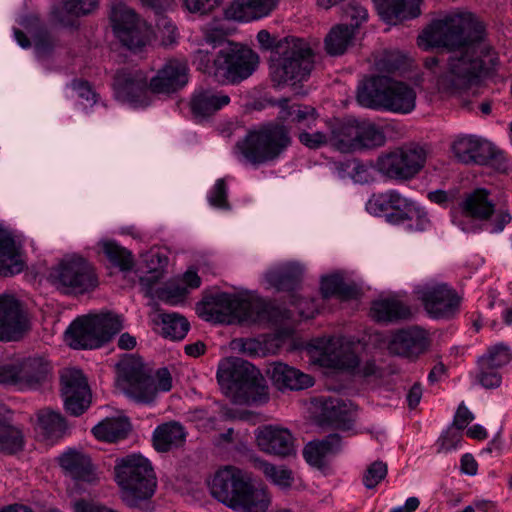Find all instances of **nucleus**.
<instances>
[{
    "label": "nucleus",
    "instance_id": "nucleus-1",
    "mask_svg": "<svg viewBox=\"0 0 512 512\" xmlns=\"http://www.w3.org/2000/svg\"><path fill=\"white\" fill-rule=\"evenodd\" d=\"M418 46L424 50L444 48L452 52L444 67L437 57H427L425 67L435 77L442 92L476 95L483 79L499 62L497 54L485 41V26L471 12L452 11L433 19L418 36Z\"/></svg>",
    "mask_w": 512,
    "mask_h": 512
},
{
    "label": "nucleus",
    "instance_id": "nucleus-2",
    "mask_svg": "<svg viewBox=\"0 0 512 512\" xmlns=\"http://www.w3.org/2000/svg\"><path fill=\"white\" fill-rule=\"evenodd\" d=\"M210 492L237 512H266L271 504L267 487L255 485L250 473L235 466H225L215 473Z\"/></svg>",
    "mask_w": 512,
    "mask_h": 512
},
{
    "label": "nucleus",
    "instance_id": "nucleus-3",
    "mask_svg": "<svg viewBox=\"0 0 512 512\" xmlns=\"http://www.w3.org/2000/svg\"><path fill=\"white\" fill-rule=\"evenodd\" d=\"M489 191L477 188L465 193L461 201L451 210L454 225L464 232H477L484 227L491 233H500L512 220L506 208H495L489 199Z\"/></svg>",
    "mask_w": 512,
    "mask_h": 512
},
{
    "label": "nucleus",
    "instance_id": "nucleus-4",
    "mask_svg": "<svg viewBox=\"0 0 512 512\" xmlns=\"http://www.w3.org/2000/svg\"><path fill=\"white\" fill-rule=\"evenodd\" d=\"M357 101L367 108L408 114L416 106V92L406 83L386 76H375L358 86Z\"/></svg>",
    "mask_w": 512,
    "mask_h": 512
},
{
    "label": "nucleus",
    "instance_id": "nucleus-5",
    "mask_svg": "<svg viewBox=\"0 0 512 512\" xmlns=\"http://www.w3.org/2000/svg\"><path fill=\"white\" fill-rule=\"evenodd\" d=\"M217 381L224 394L235 403L266 400V387L259 371L238 357L222 359L218 364Z\"/></svg>",
    "mask_w": 512,
    "mask_h": 512
},
{
    "label": "nucleus",
    "instance_id": "nucleus-6",
    "mask_svg": "<svg viewBox=\"0 0 512 512\" xmlns=\"http://www.w3.org/2000/svg\"><path fill=\"white\" fill-rule=\"evenodd\" d=\"M116 384L130 400L140 404H150L159 391L171 390L172 377L167 368H160L156 371L154 379L142 362L130 359L118 365Z\"/></svg>",
    "mask_w": 512,
    "mask_h": 512
},
{
    "label": "nucleus",
    "instance_id": "nucleus-7",
    "mask_svg": "<svg viewBox=\"0 0 512 512\" xmlns=\"http://www.w3.org/2000/svg\"><path fill=\"white\" fill-rule=\"evenodd\" d=\"M206 320L219 323H266L272 321V308L257 297H240L228 293H219L204 304Z\"/></svg>",
    "mask_w": 512,
    "mask_h": 512
},
{
    "label": "nucleus",
    "instance_id": "nucleus-8",
    "mask_svg": "<svg viewBox=\"0 0 512 512\" xmlns=\"http://www.w3.org/2000/svg\"><path fill=\"white\" fill-rule=\"evenodd\" d=\"M271 74L278 84H291L308 79L313 68V54L303 39L288 36L280 39L271 56Z\"/></svg>",
    "mask_w": 512,
    "mask_h": 512
},
{
    "label": "nucleus",
    "instance_id": "nucleus-9",
    "mask_svg": "<svg viewBox=\"0 0 512 512\" xmlns=\"http://www.w3.org/2000/svg\"><path fill=\"white\" fill-rule=\"evenodd\" d=\"M115 477L121 488L122 498L129 505H136L138 501L150 498L157 486L150 461L139 454L118 459Z\"/></svg>",
    "mask_w": 512,
    "mask_h": 512
},
{
    "label": "nucleus",
    "instance_id": "nucleus-10",
    "mask_svg": "<svg viewBox=\"0 0 512 512\" xmlns=\"http://www.w3.org/2000/svg\"><path fill=\"white\" fill-rule=\"evenodd\" d=\"M123 329V318L113 313L88 315L73 321L65 340L73 349H95L110 341Z\"/></svg>",
    "mask_w": 512,
    "mask_h": 512
},
{
    "label": "nucleus",
    "instance_id": "nucleus-11",
    "mask_svg": "<svg viewBox=\"0 0 512 512\" xmlns=\"http://www.w3.org/2000/svg\"><path fill=\"white\" fill-rule=\"evenodd\" d=\"M291 143L288 129L283 125L268 124L251 130L236 144V152L251 164H262L276 159Z\"/></svg>",
    "mask_w": 512,
    "mask_h": 512
},
{
    "label": "nucleus",
    "instance_id": "nucleus-12",
    "mask_svg": "<svg viewBox=\"0 0 512 512\" xmlns=\"http://www.w3.org/2000/svg\"><path fill=\"white\" fill-rule=\"evenodd\" d=\"M259 57L252 49L228 43L213 59V77L221 83L238 84L257 69Z\"/></svg>",
    "mask_w": 512,
    "mask_h": 512
},
{
    "label": "nucleus",
    "instance_id": "nucleus-13",
    "mask_svg": "<svg viewBox=\"0 0 512 512\" xmlns=\"http://www.w3.org/2000/svg\"><path fill=\"white\" fill-rule=\"evenodd\" d=\"M49 279L58 291L67 295L88 293L98 286L93 266L79 256L65 258L59 262L51 269Z\"/></svg>",
    "mask_w": 512,
    "mask_h": 512
},
{
    "label": "nucleus",
    "instance_id": "nucleus-14",
    "mask_svg": "<svg viewBox=\"0 0 512 512\" xmlns=\"http://www.w3.org/2000/svg\"><path fill=\"white\" fill-rule=\"evenodd\" d=\"M110 22L115 37L129 50H139L152 39V27L122 0L111 1Z\"/></svg>",
    "mask_w": 512,
    "mask_h": 512
},
{
    "label": "nucleus",
    "instance_id": "nucleus-15",
    "mask_svg": "<svg viewBox=\"0 0 512 512\" xmlns=\"http://www.w3.org/2000/svg\"><path fill=\"white\" fill-rule=\"evenodd\" d=\"M426 157L427 153L423 147L410 145L379 155L375 169L390 180L407 181L424 167Z\"/></svg>",
    "mask_w": 512,
    "mask_h": 512
},
{
    "label": "nucleus",
    "instance_id": "nucleus-16",
    "mask_svg": "<svg viewBox=\"0 0 512 512\" xmlns=\"http://www.w3.org/2000/svg\"><path fill=\"white\" fill-rule=\"evenodd\" d=\"M414 210V200L396 189L373 193L366 202V211L369 214L382 216L388 223L394 225L404 224L405 217Z\"/></svg>",
    "mask_w": 512,
    "mask_h": 512
},
{
    "label": "nucleus",
    "instance_id": "nucleus-17",
    "mask_svg": "<svg viewBox=\"0 0 512 512\" xmlns=\"http://www.w3.org/2000/svg\"><path fill=\"white\" fill-rule=\"evenodd\" d=\"M416 294L427 313L433 318H450L460 306V297L446 283H425L417 287Z\"/></svg>",
    "mask_w": 512,
    "mask_h": 512
},
{
    "label": "nucleus",
    "instance_id": "nucleus-18",
    "mask_svg": "<svg viewBox=\"0 0 512 512\" xmlns=\"http://www.w3.org/2000/svg\"><path fill=\"white\" fill-rule=\"evenodd\" d=\"M60 379L66 411L73 416L81 415L91 403V393L85 376L79 369L66 368L62 370Z\"/></svg>",
    "mask_w": 512,
    "mask_h": 512
},
{
    "label": "nucleus",
    "instance_id": "nucleus-19",
    "mask_svg": "<svg viewBox=\"0 0 512 512\" xmlns=\"http://www.w3.org/2000/svg\"><path fill=\"white\" fill-rule=\"evenodd\" d=\"M29 329L20 302L12 295L0 296V341L19 340Z\"/></svg>",
    "mask_w": 512,
    "mask_h": 512
},
{
    "label": "nucleus",
    "instance_id": "nucleus-20",
    "mask_svg": "<svg viewBox=\"0 0 512 512\" xmlns=\"http://www.w3.org/2000/svg\"><path fill=\"white\" fill-rule=\"evenodd\" d=\"M257 447L268 455L289 457L295 454V440L287 428L265 425L255 430Z\"/></svg>",
    "mask_w": 512,
    "mask_h": 512
},
{
    "label": "nucleus",
    "instance_id": "nucleus-21",
    "mask_svg": "<svg viewBox=\"0 0 512 512\" xmlns=\"http://www.w3.org/2000/svg\"><path fill=\"white\" fill-rule=\"evenodd\" d=\"M429 344L427 331L419 326H411L394 332L387 348L394 355L415 359L428 349Z\"/></svg>",
    "mask_w": 512,
    "mask_h": 512
},
{
    "label": "nucleus",
    "instance_id": "nucleus-22",
    "mask_svg": "<svg viewBox=\"0 0 512 512\" xmlns=\"http://www.w3.org/2000/svg\"><path fill=\"white\" fill-rule=\"evenodd\" d=\"M188 83V67L184 61L172 59L151 78L149 90L157 94L178 91Z\"/></svg>",
    "mask_w": 512,
    "mask_h": 512
},
{
    "label": "nucleus",
    "instance_id": "nucleus-23",
    "mask_svg": "<svg viewBox=\"0 0 512 512\" xmlns=\"http://www.w3.org/2000/svg\"><path fill=\"white\" fill-rule=\"evenodd\" d=\"M148 89L147 77L141 70H121L115 75V94L123 102L143 104Z\"/></svg>",
    "mask_w": 512,
    "mask_h": 512
},
{
    "label": "nucleus",
    "instance_id": "nucleus-24",
    "mask_svg": "<svg viewBox=\"0 0 512 512\" xmlns=\"http://www.w3.org/2000/svg\"><path fill=\"white\" fill-rule=\"evenodd\" d=\"M59 462L62 469L74 482L75 489L85 490V485L93 484L98 480L90 458L80 452H65L60 456Z\"/></svg>",
    "mask_w": 512,
    "mask_h": 512
},
{
    "label": "nucleus",
    "instance_id": "nucleus-25",
    "mask_svg": "<svg viewBox=\"0 0 512 512\" xmlns=\"http://www.w3.org/2000/svg\"><path fill=\"white\" fill-rule=\"evenodd\" d=\"M279 0H234L225 9V18L248 23L269 16Z\"/></svg>",
    "mask_w": 512,
    "mask_h": 512
},
{
    "label": "nucleus",
    "instance_id": "nucleus-26",
    "mask_svg": "<svg viewBox=\"0 0 512 512\" xmlns=\"http://www.w3.org/2000/svg\"><path fill=\"white\" fill-rule=\"evenodd\" d=\"M230 103V97L215 88H198L192 94L190 109L193 117L205 120Z\"/></svg>",
    "mask_w": 512,
    "mask_h": 512
},
{
    "label": "nucleus",
    "instance_id": "nucleus-27",
    "mask_svg": "<svg viewBox=\"0 0 512 512\" xmlns=\"http://www.w3.org/2000/svg\"><path fill=\"white\" fill-rule=\"evenodd\" d=\"M320 361L330 367L345 370H355L359 365V359L352 351L351 345L341 338H330L323 346Z\"/></svg>",
    "mask_w": 512,
    "mask_h": 512
},
{
    "label": "nucleus",
    "instance_id": "nucleus-28",
    "mask_svg": "<svg viewBox=\"0 0 512 512\" xmlns=\"http://www.w3.org/2000/svg\"><path fill=\"white\" fill-rule=\"evenodd\" d=\"M452 151L465 164H485L491 157L490 144L475 136L458 137L452 144Z\"/></svg>",
    "mask_w": 512,
    "mask_h": 512
},
{
    "label": "nucleus",
    "instance_id": "nucleus-29",
    "mask_svg": "<svg viewBox=\"0 0 512 512\" xmlns=\"http://www.w3.org/2000/svg\"><path fill=\"white\" fill-rule=\"evenodd\" d=\"M422 0H373L381 19L390 24L415 18L420 14Z\"/></svg>",
    "mask_w": 512,
    "mask_h": 512
},
{
    "label": "nucleus",
    "instance_id": "nucleus-30",
    "mask_svg": "<svg viewBox=\"0 0 512 512\" xmlns=\"http://www.w3.org/2000/svg\"><path fill=\"white\" fill-rule=\"evenodd\" d=\"M268 372L279 390H302L313 385V378L310 375L284 363H275Z\"/></svg>",
    "mask_w": 512,
    "mask_h": 512
},
{
    "label": "nucleus",
    "instance_id": "nucleus-31",
    "mask_svg": "<svg viewBox=\"0 0 512 512\" xmlns=\"http://www.w3.org/2000/svg\"><path fill=\"white\" fill-rule=\"evenodd\" d=\"M50 362L43 356H32L20 362V390L35 389L50 374Z\"/></svg>",
    "mask_w": 512,
    "mask_h": 512
},
{
    "label": "nucleus",
    "instance_id": "nucleus-32",
    "mask_svg": "<svg viewBox=\"0 0 512 512\" xmlns=\"http://www.w3.org/2000/svg\"><path fill=\"white\" fill-rule=\"evenodd\" d=\"M370 315L377 322L390 323L407 320L412 312L408 305L395 297H390L374 301Z\"/></svg>",
    "mask_w": 512,
    "mask_h": 512
},
{
    "label": "nucleus",
    "instance_id": "nucleus-33",
    "mask_svg": "<svg viewBox=\"0 0 512 512\" xmlns=\"http://www.w3.org/2000/svg\"><path fill=\"white\" fill-rule=\"evenodd\" d=\"M18 247L10 233L0 228V275L12 276L23 270Z\"/></svg>",
    "mask_w": 512,
    "mask_h": 512
},
{
    "label": "nucleus",
    "instance_id": "nucleus-34",
    "mask_svg": "<svg viewBox=\"0 0 512 512\" xmlns=\"http://www.w3.org/2000/svg\"><path fill=\"white\" fill-rule=\"evenodd\" d=\"M303 268L297 263L275 266L265 273V280L277 290H292L301 281Z\"/></svg>",
    "mask_w": 512,
    "mask_h": 512
},
{
    "label": "nucleus",
    "instance_id": "nucleus-35",
    "mask_svg": "<svg viewBox=\"0 0 512 512\" xmlns=\"http://www.w3.org/2000/svg\"><path fill=\"white\" fill-rule=\"evenodd\" d=\"M184 427L176 421L159 425L153 432V444L157 451L167 452L185 441Z\"/></svg>",
    "mask_w": 512,
    "mask_h": 512
},
{
    "label": "nucleus",
    "instance_id": "nucleus-36",
    "mask_svg": "<svg viewBox=\"0 0 512 512\" xmlns=\"http://www.w3.org/2000/svg\"><path fill=\"white\" fill-rule=\"evenodd\" d=\"M255 467L264 474L265 478L281 491H289L295 484V473L285 465H275L256 457Z\"/></svg>",
    "mask_w": 512,
    "mask_h": 512
},
{
    "label": "nucleus",
    "instance_id": "nucleus-37",
    "mask_svg": "<svg viewBox=\"0 0 512 512\" xmlns=\"http://www.w3.org/2000/svg\"><path fill=\"white\" fill-rule=\"evenodd\" d=\"M340 448V437L330 434L321 441L309 442L304 450L303 457L312 466L321 467L327 456L336 453Z\"/></svg>",
    "mask_w": 512,
    "mask_h": 512
},
{
    "label": "nucleus",
    "instance_id": "nucleus-38",
    "mask_svg": "<svg viewBox=\"0 0 512 512\" xmlns=\"http://www.w3.org/2000/svg\"><path fill=\"white\" fill-rule=\"evenodd\" d=\"M356 32L348 24L334 25L324 39L325 50L331 56H339L352 45Z\"/></svg>",
    "mask_w": 512,
    "mask_h": 512
},
{
    "label": "nucleus",
    "instance_id": "nucleus-39",
    "mask_svg": "<svg viewBox=\"0 0 512 512\" xmlns=\"http://www.w3.org/2000/svg\"><path fill=\"white\" fill-rule=\"evenodd\" d=\"M276 104L280 108L279 118L281 120L305 124L307 128H312L315 125L317 113L313 107L290 104L287 98L279 99Z\"/></svg>",
    "mask_w": 512,
    "mask_h": 512
},
{
    "label": "nucleus",
    "instance_id": "nucleus-40",
    "mask_svg": "<svg viewBox=\"0 0 512 512\" xmlns=\"http://www.w3.org/2000/svg\"><path fill=\"white\" fill-rule=\"evenodd\" d=\"M329 144L343 153L357 151L356 119L334 127L329 136Z\"/></svg>",
    "mask_w": 512,
    "mask_h": 512
},
{
    "label": "nucleus",
    "instance_id": "nucleus-41",
    "mask_svg": "<svg viewBox=\"0 0 512 512\" xmlns=\"http://www.w3.org/2000/svg\"><path fill=\"white\" fill-rule=\"evenodd\" d=\"M357 151L374 149L385 144L383 131L368 120H356Z\"/></svg>",
    "mask_w": 512,
    "mask_h": 512
},
{
    "label": "nucleus",
    "instance_id": "nucleus-42",
    "mask_svg": "<svg viewBox=\"0 0 512 512\" xmlns=\"http://www.w3.org/2000/svg\"><path fill=\"white\" fill-rule=\"evenodd\" d=\"M129 429L130 424L124 418H106L94 426L92 432L99 440L115 442L126 437Z\"/></svg>",
    "mask_w": 512,
    "mask_h": 512
},
{
    "label": "nucleus",
    "instance_id": "nucleus-43",
    "mask_svg": "<svg viewBox=\"0 0 512 512\" xmlns=\"http://www.w3.org/2000/svg\"><path fill=\"white\" fill-rule=\"evenodd\" d=\"M99 0H62V9L53 11L54 19L60 24L67 26L70 21L66 19L63 12L73 17H81L90 14L98 7Z\"/></svg>",
    "mask_w": 512,
    "mask_h": 512
},
{
    "label": "nucleus",
    "instance_id": "nucleus-44",
    "mask_svg": "<svg viewBox=\"0 0 512 512\" xmlns=\"http://www.w3.org/2000/svg\"><path fill=\"white\" fill-rule=\"evenodd\" d=\"M37 418L40 429L48 439L60 438L67 428L65 420L59 412L43 409L38 412Z\"/></svg>",
    "mask_w": 512,
    "mask_h": 512
},
{
    "label": "nucleus",
    "instance_id": "nucleus-45",
    "mask_svg": "<svg viewBox=\"0 0 512 512\" xmlns=\"http://www.w3.org/2000/svg\"><path fill=\"white\" fill-rule=\"evenodd\" d=\"M158 317L161 320V329L164 337L172 340H181L186 336L189 330V323L183 316L177 313H161Z\"/></svg>",
    "mask_w": 512,
    "mask_h": 512
},
{
    "label": "nucleus",
    "instance_id": "nucleus-46",
    "mask_svg": "<svg viewBox=\"0 0 512 512\" xmlns=\"http://www.w3.org/2000/svg\"><path fill=\"white\" fill-rule=\"evenodd\" d=\"M512 359L510 347L498 343L488 348L487 353L478 360L480 369H497L508 364Z\"/></svg>",
    "mask_w": 512,
    "mask_h": 512
},
{
    "label": "nucleus",
    "instance_id": "nucleus-47",
    "mask_svg": "<svg viewBox=\"0 0 512 512\" xmlns=\"http://www.w3.org/2000/svg\"><path fill=\"white\" fill-rule=\"evenodd\" d=\"M145 262L148 274L140 278V283L142 286L146 287L147 292H150L153 284L163 277L168 258L159 252H153L146 256Z\"/></svg>",
    "mask_w": 512,
    "mask_h": 512
},
{
    "label": "nucleus",
    "instance_id": "nucleus-48",
    "mask_svg": "<svg viewBox=\"0 0 512 512\" xmlns=\"http://www.w3.org/2000/svg\"><path fill=\"white\" fill-rule=\"evenodd\" d=\"M99 245L105 256L113 265L119 267L122 271H128L132 268L133 257L127 249L112 240L101 241Z\"/></svg>",
    "mask_w": 512,
    "mask_h": 512
},
{
    "label": "nucleus",
    "instance_id": "nucleus-49",
    "mask_svg": "<svg viewBox=\"0 0 512 512\" xmlns=\"http://www.w3.org/2000/svg\"><path fill=\"white\" fill-rule=\"evenodd\" d=\"M323 414L332 422H342L347 418L352 404L336 396L325 398L323 403Z\"/></svg>",
    "mask_w": 512,
    "mask_h": 512
},
{
    "label": "nucleus",
    "instance_id": "nucleus-50",
    "mask_svg": "<svg viewBox=\"0 0 512 512\" xmlns=\"http://www.w3.org/2000/svg\"><path fill=\"white\" fill-rule=\"evenodd\" d=\"M321 293L324 298L339 296L340 298H349L354 293V289L343 281L338 275H331L322 278Z\"/></svg>",
    "mask_w": 512,
    "mask_h": 512
},
{
    "label": "nucleus",
    "instance_id": "nucleus-51",
    "mask_svg": "<svg viewBox=\"0 0 512 512\" xmlns=\"http://www.w3.org/2000/svg\"><path fill=\"white\" fill-rule=\"evenodd\" d=\"M343 18L350 22L349 28H353L357 33L359 28L368 21L369 15L367 9L356 1L347 3L343 8Z\"/></svg>",
    "mask_w": 512,
    "mask_h": 512
},
{
    "label": "nucleus",
    "instance_id": "nucleus-52",
    "mask_svg": "<svg viewBox=\"0 0 512 512\" xmlns=\"http://www.w3.org/2000/svg\"><path fill=\"white\" fill-rule=\"evenodd\" d=\"M187 294V287H183L181 283H170L157 291L158 298L169 305L183 302Z\"/></svg>",
    "mask_w": 512,
    "mask_h": 512
},
{
    "label": "nucleus",
    "instance_id": "nucleus-53",
    "mask_svg": "<svg viewBox=\"0 0 512 512\" xmlns=\"http://www.w3.org/2000/svg\"><path fill=\"white\" fill-rule=\"evenodd\" d=\"M387 475V465L382 461L370 464L363 475V484L368 489L375 488Z\"/></svg>",
    "mask_w": 512,
    "mask_h": 512
},
{
    "label": "nucleus",
    "instance_id": "nucleus-54",
    "mask_svg": "<svg viewBox=\"0 0 512 512\" xmlns=\"http://www.w3.org/2000/svg\"><path fill=\"white\" fill-rule=\"evenodd\" d=\"M415 210L405 217V223L408 222L409 231L423 232L431 227V221L427 213L414 201Z\"/></svg>",
    "mask_w": 512,
    "mask_h": 512
},
{
    "label": "nucleus",
    "instance_id": "nucleus-55",
    "mask_svg": "<svg viewBox=\"0 0 512 512\" xmlns=\"http://www.w3.org/2000/svg\"><path fill=\"white\" fill-rule=\"evenodd\" d=\"M20 362L0 364V383L20 389Z\"/></svg>",
    "mask_w": 512,
    "mask_h": 512
},
{
    "label": "nucleus",
    "instance_id": "nucleus-56",
    "mask_svg": "<svg viewBox=\"0 0 512 512\" xmlns=\"http://www.w3.org/2000/svg\"><path fill=\"white\" fill-rule=\"evenodd\" d=\"M209 203L217 208L228 209L227 185L224 179H218L208 196Z\"/></svg>",
    "mask_w": 512,
    "mask_h": 512
},
{
    "label": "nucleus",
    "instance_id": "nucleus-57",
    "mask_svg": "<svg viewBox=\"0 0 512 512\" xmlns=\"http://www.w3.org/2000/svg\"><path fill=\"white\" fill-rule=\"evenodd\" d=\"M300 143L309 149H318L329 143V137L323 132L302 131L298 135Z\"/></svg>",
    "mask_w": 512,
    "mask_h": 512
},
{
    "label": "nucleus",
    "instance_id": "nucleus-58",
    "mask_svg": "<svg viewBox=\"0 0 512 512\" xmlns=\"http://www.w3.org/2000/svg\"><path fill=\"white\" fill-rule=\"evenodd\" d=\"M184 6L191 13H199L201 15L208 14L218 7L222 0H183Z\"/></svg>",
    "mask_w": 512,
    "mask_h": 512
},
{
    "label": "nucleus",
    "instance_id": "nucleus-59",
    "mask_svg": "<svg viewBox=\"0 0 512 512\" xmlns=\"http://www.w3.org/2000/svg\"><path fill=\"white\" fill-rule=\"evenodd\" d=\"M192 62L198 70L213 76L214 67L213 63L211 64V59L208 51L202 49L197 50L193 54Z\"/></svg>",
    "mask_w": 512,
    "mask_h": 512
},
{
    "label": "nucleus",
    "instance_id": "nucleus-60",
    "mask_svg": "<svg viewBox=\"0 0 512 512\" xmlns=\"http://www.w3.org/2000/svg\"><path fill=\"white\" fill-rule=\"evenodd\" d=\"M159 29L162 33V42L164 45H171L177 40V28L167 19H162L159 23Z\"/></svg>",
    "mask_w": 512,
    "mask_h": 512
},
{
    "label": "nucleus",
    "instance_id": "nucleus-61",
    "mask_svg": "<svg viewBox=\"0 0 512 512\" xmlns=\"http://www.w3.org/2000/svg\"><path fill=\"white\" fill-rule=\"evenodd\" d=\"M479 381L486 388H495L500 385L501 376L494 369H480Z\"/></svg>",
    "mask_w": 512,
    "mask_h": 512
},
{
    "label": "nucleus",
    "instance_id": "nucleus-62",
    "mask_svg": "<svg viewBox=\"0 0 512 512\" xmlns=\"http://www.w3.org/2000/svg\"><path fill=\"white\" fill-rule=\"evenodd\" d=\"M461 434L457 431H447L439 440L440 451H451L457 448Z\"/></svg>",
    "mask_w": 512,
    "mask_h": 512
},
{
    "label": "nucleus",
    "instance_id": "nucleus-63",
    "mask_svg": "<svg viewBox=\"0 0 512 512\" xmlns=\"http://www.w3.org/2000/svg\"><path fill=\"white\" fill-rule=\"evenodd\" d=\"M473 420L474 415L472 414V412H470L463 403L460 404L454 416L453 422L457 429H464Z\"/></svg>",
    "mask_w": 512,
    "mask_h": 512
},
{
    "label": "nucleus",
    "instance_id": "nucleus-64",
    "mask_svg": "<svg viewBox=\"0 0 512 512\" xmlns=\"http://www.w3.org/2000/svg\"><path fill=\"white\" fill-rule=\"evenodd\" d=\"M73 89L77 92L80 98H83L92 104L96 103V94L92 90L88 82L74 81L72 84Z\"/></svg>",
    "mask_w": 512,
    "mask_h": 512
}]
</instances>
